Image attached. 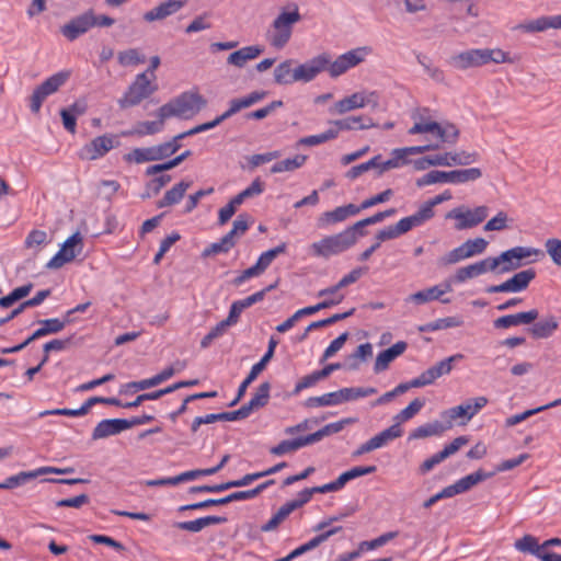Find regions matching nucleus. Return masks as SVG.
Listing matches in <instances>:
<instances>
[{
    "label": "nucleus",
    "instance_id": "nucleus-1",
    "mask_svg": "<svg viewBox=\"0 0 561 561\" xmlns=\"http://www.w3.org/2000/svg\"><path fill=\"white\" fill-rule=\"evenodd\" d=\"M270 390L271 385L270 382L265 381L261 383L256 389L253 398L248 403L243 404L240 409L231 412L214 413L195 417L191 426L192 432L196 433L201 425L211 424L215 420L237 421L248 417L254 410L263 408L267 404L270 399Z\"/></svg>",
    "mask_w": 561,
    "mask_h": 561
},
{
    "label": "nucleus",
    "instance_id": "nucleus-2",
    "mask_svg": "<svg viewBox=\"0 0 561 561\" xmlns=\"http://www.w3.org/2000/svg\"><path fill=\"white\" fill-rule=\"evenodd\" d=\"M207 105L206 99L197 92H184L176 99L162 105L158 110V116L162 118L192 117Z\"/></svg>",
    "mask_w": 561,
    "mask_h": 561
},
{
    "label": "nucleus",
    "instance_id": "nucleus-3",
    "mask_svg": "<svg viewBox=\"0 0 561 561\" xmlns=\"http://www.w3.org/2000/svg\"><path fill=\"white\" fill-rule=\"evenodd\" d=\"M543 252L530 247H514L497 256H490L494 273L505 274L518 270L523 265L530 263L527 261L531 256H542Z\"/></svg>",
    "mask_w": 561,
    "mask_h": 561
},
{
    "label": "nucleus",
    "instance_id": "nucleus-4",
    "mask_svg": "<svg viewBox=\"0 0 561 561\" xmlns=\"http://www.w3.org/2000/svg\"><path fill=\"white\" fill-rule=\"evenodd\" d=\"M482 176V171L479 168L460 169L453 171H438L433 170L416 180V186L423 187L436 183H466L479 180Z\"/></svg>",
    "mask_w": 561,
    "mask_h": 561
},
{
    "label": "nucleus",
    "instance_id": "nucleus-5",
    "mask_svg": "<svg viewBox=\"0 0 561 561\" xmlns=\"http://www.w3.org/2000/svg\"><path fill=\"white\" fill-rule=\"evenodd\" d=\"M301 20L298 7L295 5L290 12L283 11L273 21V33L270 43L275 48H283L290 39L294 24Z\"/></svg>",
    "mask_w": 561,
    "mask_h": 561
},
{
    "label": "nucleus",
    "instance_id": "nucleus-6",
    "mask_svg": "<svg viewBox=\"0 0 561 561\" xmlns=\"http://www.w3.org/2000/svg\"><path fill=\"white\" fill-rule=\"evenodd\" d=\"M252 222V217L248 214H240L233 221L232 229L225 234L218 242L211 243L203 251V256L207 257L218 253H227L236 244V239L245 233Z\"/></svg>",
    "mask_w": 561,
    "mask_h": 561
},
{
    "label": "nucleus",
    "instance_id": "nucleus-7",
    "mask_svg": "<svg viewBox=\"0 0 561 561\" xmlns=\"http://www.w3.org/2000/svg\"><path fill=\"white\" fill-rule=\"evenodd\" d=\"M148 77V71L136 76L135 81L129 85L123 98L118 100L121 108L138 105L142 100L149 98L158 89Z\"/></svg>",
    "mask_w": 561,
    "mask_h": 561
},
{
    "label": "nucleus",
    "instance_id": "nucleus-8",
    "mask_svg": "<svg viewBox=\"0 0 561 561\" xmlns=\"http://www.w3.org/2000/svg\"><path fill=\"white\" fill-rule=\"evenodd\" d=\"M70 78V71L64 70L57 72L44 82L37 85L30 96V108L37 114L41 111L43 102L51 94L56 93Z\"/></svg>",
    "mask_w": 561,
    "mask_h": 561
},
{
    "label": "nucleus",
    "instance_id": "nucleus-9",
    "mask_svg": "<svg viewBox=\"0 0 561 561\" xmlns=\"http://www.w3.org/2000/svg\"><path fill=\"white\" fill-rule=\"evenodd\" d=\"M180 148V144L175 140V137L171 141L149 147V148H136L125 156V159L129 162L142 163L148 161H158L170 157L175 153Z\"/></svg>",
    "mask_w": 561,
    "mask_h": 561
},
{
    "label": "nucleus",
    "instance_id": "nucleus-10",
    "mask_svg": "<svg viewBox=\"0 0 561 561\" xmlns=\"http://www.w3.org/2000/svg\"><path fill=\"white\" fill-rule=\"evenodd\" d=\"M353 238L350 233L340 232L329 236L310 245L311 253L316 256L328 259L337 255L352 247Z\"/></svg>",
    "mask_w": 561,
    "mask_h": 561
},
{
    "label": "nucleus",
    "instance_id": "nucleus-11",
    "mask_svg": "<svg viewBox=\"0 0 561 561\" xmlns=\"http://www.w3.org/2000/svg\"><path fill=\"white\" fill-rule=\"evenodd\" d=\"M489 215L488 206H478L474 209H465L463 207H457L446 214L447 219H456V230H466L473 228L485 220Z\"/></svg>",
    "mask_w": 561,
    "mask_h": 561
},
{
    "label": "nucleus",
    "instance_id": "nucleus-12",
    "mask_svg": "<svg viewBox=\"0 0 561 561\" xmlns=\"http://www.w3.org/2000/svg\"><path fill=\"white\" fill-rule=\"evenodd\" d=\"M82 236L80 232L73 233L62 244L61 249L46 264L49 270H57L76 259L82 251Z\"/></svg>",
    "mask_w": 561,
    "mask_h": 561
},
{
    "label": "nucleus",
    "instance_id": "nucleus-13",
    "mask_svg": "<svg viewBox=\"0 0 561 561\" xmlns=\"http://www.w3.org/2000/svg\"><path fill=\"white\" fill-rule=\"evenodd\" d=\"M486 404L488 399L485 397H477L466 401L463 404L444 411L442 416L443 419H447L446 427L450 428L453 426V421L459 417H465L466 421L461 422V424H466Z\"/></svg>",
    "mask_w": 561,
    "mask_h": 561
},
{
    "label": "nucleus",
    "instance_id": "nucleus-14",
    "mask_svg": "<svg viewBox=\"0 0 561 561\" xmlns=\"http://www.w3.org/2000/svg\"><path fill=\"white\" fill-rule=\"evenodd\" d=\"M368 53L369 48L367 47H358L352 49L339 56L334 61L330 60V65L325 70L329 71L331 77L336 78L346 72L348 69L359 65Z\"/></svg>",
    "mask_w": 561,
    "mask_h": 561
},
{
    "label": "nucleus",
    "instance_id": "nucleus-15",
    "mask_svg": "<svg viewBox=\"0 0 561 561\" xmlns=\"http://www.w3.org/2000/svg\"><path fill=\"white\" fill-rule=\"evenodd\" d=\"M536 277V272L533 268L520 271L514 274L511 278L502 284L491 285L485 288L488 294L496 293H519L525 290L530 282Z\"/></svg>",
    "mask_w": 561,
    "mask_h": 561
},
{
    "label": "nucleus",
    "instance_id": "nucleus-16",
    "mask_svg": "<svg viewBox=\"0 0 561 561\" xmlns=\"http://www.w3.org/2000/svg\"><path fill=\"white\" fill-rule=\"evenodd\" d=\"M366 105H371L373 107L378 106L376 92H370L368 94L360 92L353 93L352 95L334 103V105L329 111L331 114L342 115L350 111L362 108Z\"/></svg>",
    "mask_w": 561,
    "mask_h": 561
},
{
    "label": "nucleus",
    "instance_id": "nucleus-17",
    "mask_svg": "<svg viewBox=\"0 0 561 561\" xmlns=\"http://www.w3.org/2000/svg\"><path fill=\"white\" fill-rule=\"evenodd\" d=\"M277 345V341L274 337L270 339L268 348L265 355L259 363L252 366L247 378L241 382L238 389L237 397L229 403V407H234L245 394L248 387L256 379V377L265 369L267 363L274 356V351Z\"/></svg>",
    "mask_w": 561,
    "mask_h": 561
},
{
    "label": "nucleus",
    "instance_id": "nucleus-18",
    "mask_svg": "<svg viewBox=\"0 0 561 561\" xmlns=\"http://www.w3.org/2000/svg\"><path fill=\"white\" fill-rule=\"evenodd\" d=\"M330 65V55L320 54L296 67L297 82H310Z\"/></svg>",
    "mask_w": 561,
    "mask_h": 561
},
{
    "label": "nucleus",
    "instance_id": "nucleus-19",
    "mask_svg": "<svg viewBox=\"0 0 561 561\" xmlns=\"http://www.w3.org/2000/svg\"><path fill=\"white\" fill-rule=\"evenodd\" d=\"M115 144H118L115 136L103 135L95 137L80 150L79 157L82 160H95L107 153L114 148Z\"/></svg>",
    "mask_w": 561,
    "mask_h": 561
},
{
    "label": "nucleus",
    "instance_id": "nucleus-20",
    "mask_svg": "<svg viewBox=\"0 0 561 561\" xmlns=\"http://www.w3.org/2000/svg\"><path fill=\"white\" fill-rule=\"evenodd\" d=\"M93 26H95V14L93 10H88L65 24L61 27V33L69 41H75Z\"/></svg>",
    "mask_w": 561,
    "mask_h": 561
},
{
    "label": "nucleus",
    "instance_id": "nucleus-21",
    "mask_svg": "<svg viewBox=\"0 0 561 561\" xmlns=\"http://www.w3.org/2000/svg\"><path fill=\"white\" fill-rule=\"evenodd\" d=\"M450 66L458 70H467L485 65L484 49H468L456 54L449 59Z\"/></svg>",
    "mask_w": 561,
    "mask_h": 561
},
{
    "label": "nucleus",
    "instance_id": "nucleus-22",
    "mask_svg": "<svg viewBox=\"0 0 561 561\" xmlns=\"http://www.w3.org/2000/svg\"><path fill=\"white\" fill-rule=\"evenodd\" d=\"M462 358H463L462 354H455L453 356H449V357L438 362L437 364L430 367L428 369L424 370L421 374L422 380H424V385L425 386L432 385L437 378H439L444 375H448L453 369V365L456 362L461 360Z\"/></svg>",
    "mask_w": 561,
    "mask_h": 561
},
{
    "label": "nucleus",
    "instance_id": "nucleus-23",
    "mask_svg": "<svg viewBox=\"0 0 561 561\" xmlns=\"http://www.w3.org/2000/svg\"><path fill=\"white\" fill-rule=\"evenodd\" d=\"M190 0H167L144 14L147 22L161 21L179 12Z\"/></svg>",
    "mask_w": 561,
    "mask_h": 561
},
{
    "label": "nucleus",
    "instance_id": "nucleus-24",
    "mask_svg": "<svg viewBox=\"0 0 561 561\" xmlns=\"http://www.w3.org/2000/svg\"><path fill=\"white\" fill-rule=\"evenodd\" d=\"M486 272L494 273V268L490 256L473 264L458 268L455 274V280L457 283H463L468 279L478 277Z\"/></svg>",
    "mask_w": 561,
    "mask_h": 561
},
{
    "label": "nucleus",
    "instance_id": "nucleus-25",
    "mask_svg": "<svg viewBox=\"0 0 561 561\" xmlns=\"http://www.w3.org/2000/svg\"><path fill=\"white\" fill-rule=\"evenodd\" d=\"M127 430V424L124 419H110L103 420L96 424L92 432V439L99 440L117 435Z\"/></svg>",
    "mask_w": 561,
    "mask_h": 561
},
{
    "label": "nucleus",
    "instance_id": "nucleus-26",
    "mask_svg": "<svg viewBox=\"0 0 561 561\" xmlns=\"http://www.w3.org/2000/svg\"><path fill=\"white\" fill-rule=\"evenodd\" d=\"M407 347L408 344L405 342L399 341L389 348L380 352L376 357L374 371L376 374H379L388 369L390 363L393 362L400 355H402L405 352Z\"/></svg>",
    "mask_w": 561,
    "mask_h": 561
},
{
    "label": "nucleus",
    "instance_id": "nucleus-27",
    "mask_svg": "<svg viewBox=\"0 0 561 561\" xmlns=\"http://www.w3.org/2000/svg\"><path fill=\"white\" fill-rule=\"evenodd\" d=\"M548 28H561V14L553 16H541L515 26V30H520L527 33L543 32Z\"/></svg>",
    "mask_w": 561,
    "mask_h": 561
},
{
    "label": "nucleus",
    "instance_id": "nucleus-28",
    "mask_svg": "<svg viewBox=\"0 0 561 561\" xmlns=\"http://www.w3.org/2000/svg\"><path fill=\"white\" fill-rule=\"evenodd\" d=\"M330 124L332 125L330 129H337V134L341 130L369 129L376 127L371 118H365L363 116H350L343 119L331 121Z\"/></svg>",
    "mask_w": 561,
    "mask_h": 561
},
{
    "label": "nucleus",
    "instance_id": "nucleus-29",
    "mask_svg": "<svg viewBox=\"0 0 561 561\" xmlns=\"http://www.w3.org/2000/svg\"><path fill=\"white\" fill-rule=\"evenodd\" d=\"M263 53V48L259 45L245 46L231 53L227 62L237 68H243L248 61L255 59Z\"/></svg>",
    "mask_w": 561,
    "mask_h": 561
},
{
    "label": "nucleus",
    "instance_id": "nucleus-30",
    "mask_svg": "<svg viewBox=\"0 0 561 561\" xmlns=\"http://www.w3.org/2000/svg\"><path fill=\"white\" fill-rule=\"evenodd\" d=\"M227 520V517L224 516H205L195 520L175 523L174 527L181 530L198 533L208 526L225 524Z\"/></svg>",
    "mask_w": 561,
    "mask_h": 561
},
{
    "label": "nucleus",
    "instance_id": "nucleus-31",
    "mask_svg": "<svg viewBox=\"0 0 561 561\" xmlns=\"http://www.w3.org/2000/svg\"><path fill=\"white\" fill-rule=\"evenodd\" d=\"M296 64L294 59H286L274 69V80L277 84L287 85L297 82L296 79Z\"/></svg>",
    "mask_w": 561,
    "mask_h": 561
},
{
    "label": "nucleus",
    "instance_id": "nucleus-32",
    "mask_svg": "<svg viewBox=\"0 0 561 561\" xmlns=\"http://www.w3.org/2000/svg\"><path fill=\"white\" fill-rule=\"evenodd\" d=\"M559 322L554 316H548L545 319L536 322L530 329L529 333L534 339H548L558 330Z\"/></svg>",
    "mask_w": 561,
    "mask_h": 561
},
{
    "label": "nucleus",
    "instance_id": "nucleus-33",
    "mask_svg": "<svg viewBox=\"0 0 561 561\" xmlns=\"http://www.w3.org/2000/svg\"><path fill=\"white\" fill-rule=\"evenodd\" d=\"M50 294V289L39 290L33 298L23 301L18 308L13 309L5 318H1L0 327L20 316L25 309L41 305Z\"/></svg>",
    "mask_w": 561,
    "mask_h": 561
},
{
    "label": "nucleus",
    "instance_id": "nucleus-34",
    "mask_svg": "<svg viewBox=\"0 0 561 561\" xmlns=\"http://www.w3.org/2000/svg\"><path fill=\"white\" fill-rule=\"evenodd\" d=\"M514 548L522 553H529L539 559L545 553L542 552L539 539L533 535H524L522 538L515 540Z\"/></svg>",
    "mask_w": 561,
    "mask_h": 561
},
{
    "label": "nucleus",
    "instance_id": "nucleus-35",
    "mask_svg": "<svg viewBox=\"0 0 561 561\" xmlns=\"http://www.w3.org/2000/svg\"><path fill=\"white\" fill-rule=\"evenodd\" d=\"M191 182L181 181L176 185H174L171 190L167 191L163 198H161L157 206L159 208H163L167 206H172L178 204L184 196L185 192L191 186Z\"/></svg>",
    "mask_w": 561,
    "mask_h": 561
},
{
    "label": "nucleus",
    "instance_id": "nucleus-36",
    "mask_svg": "<svg viewBox=\"0 0 561 561\" xmlns=\"http://www.w3.org/2000/svg\"><path fill=\"white\" fill-rule=\"evenodd\" d=\"M428 220L430 219L425 216L420 207L415 214L400 219L394 226L399 236H402L413 228L422 226Z\"/></svg>",
    "mask_w": 561,
    "mask_h": 561
},
{
    "label": "nucleus",
    "instance_id": "nucleus-37",
    "mask_svg": "<svg viewBox=\"0 0 561 561\" xmlns=\"http://www.w3.org/2000/svg\"><path fill=\"white\" fill-rule=\"evenodd\" d=\"M364 268L357 267L351 271L347 275H345L343 278L340 279L337 284L334 286L321 289L318 291V297H327V295H333L337 293L341 288H344L359 279V277L364 273Z\"/></svg>",
    "mask_w": 561,
    "mask_h": 561
},
{
    "label": "nucleus",
    "instance_id": "nucleus-38",
    "mask_svg": "<svg viewBox=\"0 0 561 561\" xmlns=\"http://www.w3.org/2000/svg\"><path fill=\"white\" fill-rule=\"evenodd\" d=\"M311 445L308 435L295 438L293 440H282L278 445L271 448V454L282 456L295 451L304 446Z\"/></svg>",
    "mask_w": 561,
    "mask_h": 561
},
{
    "label": "nucleus",
    "instance_id": "nucleus-39",
    "mask_svg": "<svg viewBox=\"0 0 561 561\" xmlns=\"http://www.w3.org/2000/svg\"><path fill=\"white\" fill-rule=\"evenodd\" d=\"M353 422H354V420L348 417V419H344V420H341L335 423L327 424L321 430L308 435L310 444H314V443L321 440L325 436L341 432L345 427L346 424H351Z\"/></svg>",
    "mask_w": 561,
    "mask_h": 561
},
{
    "label": "nucleus",
    "instance_id": "nucleus-40",
    "mask_svg": "<svg viewBox=\"0 0 561 561\" xmlns=\"http://www.w3.org/2000/svg\"><path fill=\"white\" fill-rule=\"evenodd\" d=\"M402 435V430L399 424H393L390 427L383 430L379 434L371 437L369 440L375 449L381 448L387 445L390 440L396 439Z\"/></svg>",
    "mask_w": 561,
    "mask_h": 561
},
{
    "label": "nucleus",
    "instance_id": "nucleus-41",
    "mask_svg": "<svg viewBox=\"0 0 561 561\" xmlns=\"http://www.w3.org/2000/svg\"><path fill=\"white\" fill-rule=\"evenodd\" d=\"M445 294V290L439 286H433L424 290L416 291L407 298V301H412L422 305L432 300L439 299Z\"/></svg>",
    "mask_w": 561,
    "mask_h": 561
},
{
    "label": "nucleus",
    "instance_id": "nucleus-42",
    "mask_svg": "<svg viewBox=\"0 0 561 561\" xmlns=\"http://www.w3.org/2000/svg\"><path fill=\"white\" fill-rule=\"evenodd\" d=\"M449 427H446V425H443L438 421H435L433 423H427L425 425L419 426L410 434V439H419V438H425L428 436L439 435L444 431L448 430Z\"/></svg>",
    "mask_w": 561,
    "mask_h": 561
},
{
    "label": "nucleus",
    "instance_id": "nucleus-43",
    "mask_svg": "<svg viewBox=\"0 0 561 561\" xmlns=\"http://www.w3.org/2000/svg\"><path fill=\"white\" fill-rule=\"evenodd\" d=\"M495 472H484L483 470H478L471 474H468L460 480L457 481L458 486L462 493L469 491L476 484L492 478Z\"/></svg>",
    "mask_w": 561,
    "mask_h": 561
},
{
    "label": "nucleus",
    "instance_id": "nucleus-44",
    "mask_svg": "<svg viewBox=\"0 0 561 561\" xmlns=\"http://www.w3.org/2000/svg\"><path fill=\"white\" fill-rule=\"evenodd\" d=\"M307 156L296 154L294 158L276 162L272 168V173L291 172L305 164Z\"/></svg>",
    "mask_w": 561,
    "mask_h": 561
},
{
    "label": "nucleus",
    "instance_id": "nucleus-45",
    "mask_svg": "<svg viewBox=\"0 0 561 561\" xmlns=\"http://www.w3.org/2000/svg\"><path fill=\"white\" fill-rule=\"evenodd\" d=\"M39 469L34 471H22L15 476L9 477L4 482L0 483V489L9 490L22 485L37 477H39Z\"/></svg>",
    "mask_w": 561,
    "mask_h": 561
},
{
    "label": "nucleus",
    "instance_id": "nucleus-46",
    "mask_svg": "<svg viewBox=\"0 0 561 561\" xmlns=\"http://www.w3.org/2000/svg\"><path fill=\"white\" fill-rule=\"evenodd\" d=\"M294 512L288 503L282 505L278 511L271 517V519L261 526L264 533L273 531Z\"/></svg>",
    "mask_w": 561,
    "mask_h": 561
},
{
    "label": "nucleus",
    "instance_id": "nucleus-47",
    "mask_svg": "<svg viewBox=\"0 0 561 561\" xmlns=\"http://www.w3.org/2000/svg\"><path fill=\"white\" fill-rule=\"evenodd\" d=\"M340 390L334 392H329L320 397H310L306 400L305 405L307 408H318V407H328V405H337L341 404Z\"/></svg>",
    "mask_w": 561,
    "mask_h": 561
},
{
    "label": "nucleus",
    "instance_id": "nucleus-48",
    "mask_svg": "<svg viewBox=\"0 0 561 561\" xmlns=\"http://www.w3.org/2000/svg\"><path fill=\"white\" fill-rule=\"evenodd\" d=\"M172 180L171 175L162 174L149 181L146 184L145 193L141 194L142 199L157 196L160 191Z\"/></svg>",
    "mask_w": 561,
    "mask_h": 561
},
{
    "label": "nucleus",
    "instance_id": "nucleus-49",
    "mask_svg": "<svg viewBox=\"0 0 561 561\" xmlns=\"http://www.w3.org/2000/svg\"><path fill=\"white\" fill-rule=\"evenodd\" d=\"M512 221L513 219L508 218L507 213L501 210L493 218L486 221V224L483 226V230L485 232L503 231L510 228V222Z\"/></svg>",
    "mask_w": 561,
    "mask_h": 561
},
{
    "label": "nucleus",
    "instance_id": "nucleus-50",
    "mask_svg": "<svg viewBox=\"0 0 561 561\" xmlns=\"http://www.w3.org/2000/svg\"><path fill=\"white\" fill-rule=\"evenodd\" d=\"M286 251V243H280L276 248H273L271 250H267L263 252L259 260L256 261V266H259L260 271L262 273L265 272V270L271 265V263L279 255L285 253Z\"/></svg>",
    "mask_w": 561,
    "mask_h": 561
},
{
    "label": "nucleus",
    "instance_id": "nucleus-51",
    "mask_svg": "<svg viewBox=\"0 0 561 561\" xmlns=\"http://www.w3.org/2000/svg\"><path fill=\"white\" fill-rule=\"evenodd\" d=\"M286 251V243H280L276 248H273L271 250H267L263 252L259 260L256 261V266H259L260 271L262 273L265 272V270L271 265V263L279 255L285 253Z\"/></svg>",
    "mask_w": 561,
    "mask_h": 561
},
{
    "label": "nucleus",
    "instance_id": "nucleus-52",
    "mask_svg": "<svg viewBox=\"0 0 561 561\" xmlns=\"http://www.w3.org/2000/svg\"><path fill=\"white\" fill-rule=\"evenodd\" d=\"M424 403H425L424 400L420 399V398H416L413 401H411L407 408L401 410L394 416V421L397 422L396 424L400 425V423L407 422L410 419H412L414 415H416L421 411V409L424 407Z\"/></svg>",
    "mask_w": 561,
    "mask_h": 561
},
{
    "label": "nucleus",
    "instance_id": "nucleus-53",
    "mask_svg": "<svg viewBox=\"0 0 561 561\" xmlns=\"http://www.w3.org/2000/svg\"><path fill=\"white\" fill-rule=\"evenodd\" d=\"M469 259L466 248L463 243H461L459 247L455 248L454 250L449 251L445 255L438 259V264L440 266H447L457 264L460 261Z\"/></svg>",
    "mask_w": 561,
    "mask_h": 561
},
{
    "label": "nucleus",
    "instance_id": "nucleus-54",
    "mask_svg": "<svg viewBox=\"0 0 561 561\" xmlns=\"http://www.w3.org/2000/svg\"><path fill=\"white\" fill-rule=\"evenodd\" d=\"M91 409L90 398L79 409H55L39 413V416L46 415H65V416H82Z\"/></svg>",
    "mask_w": 561,
    "mask_h": 561
},
{
    "label": "nucleus",
    "instance_id": "nucleus-55",
    "mask_svg": "<svg viewBox=\"0 0 561 561\" xmlns=\"http://www.w3.org/2000/svg\"><path fill=\"white\" fill-rule=\"evenodd\" d=\"M380 160V154L375 156L369 161L360 163L358 165L352 167L346 173L345 176L350 180H355L362 174L368 172L369 170L375 169L377 171V167Z\"/></svg>",
    "mask_w": 561,
    "mask_h": 561
},
{
    "label": "nucleus",
    "instance_id": "nucleus-56",
    "mask_svg": "<svg viewBox=\"0 0 561 561\" xmlns=\"http://www.w3.org/2000/svg\"><path fill=\"white\" fill-rule=\"evenodd\" d=\"M337 137V129H328L327 131L319 134V135H312L302 137L298 140L297 145L301 146H317L323 142H327L331 139H334Z\"/></svg>",
    "mask_w": 561,
    "mask_h": 561
},
{
    "label": "nucleus",
    "instance_id": "nucleus-57",
    "mask_svg": "<svg viewBox=\"0 0 561 561\" xmlns=\"http://www.w3.org/2000/svg\"><path fill=\"white\" fill-rule=\"evenodd\" d=\"M117 59L122 66H134L146 61V57L141 55L136 48H129L127 50L119 51Z\"/></svg>",
    "mask_w": 561,
    "mask_h": 561
},
{
    "label": "nucleus",
    "instance_id": "nucleus-58",
    "mask_svg": "<svg viewBox=\"0 0 561 561\" xmlns=\"http://www.w3.org/2000/svg\"><path fill=\"white\" fill-rule=\"evenodd\" d=\"M451 198V193L449 191H445L444 193L436 195L435 197L426 201L421 205V209L425 214V216L431 220L435 216L434 207L449 201Z\"/></svg>",
    "mask_w": 561,
    "mask_h": 561
},
{
    "label": "nucleus",
    "instance_id": "nucleus-59",
    "mask_svg": "<svg viewBox=\"0 0 561 561\" xmlns=\"http://www.w3.org/2000/svg\"><path fill=\"white\" fill-rule=\"evenodd\" d=\"M435 135L444 142L455 144L459 137V129L454 124H439V129Z\"/></svg>",
    "mask_w": 561,
    "mask_h": 561
},
{
    "label": "nucleus",
    "instance_id": "nucleus-60",
    "mask_svg": "<svg viewBox=\"0 0 561 561\" xmlns=\"http://www.w3.org/2000/svg\"><path fill=\"white\" fill-rule=\"evenodd\" d=\"M157 122H141L138 124L137 128L135 129V134L142 136V135H153L156 133H159L162 130L164 121L167 118H162L161 116H158Z\"/></svg>",
    "mask_w": 561,
    "mask_h": 561
},
{
    "label": "nucleus",
    "instance_id": "nucleus-61",
    "mask_svg": "<svg viewBox=\"0 0 561 561\" xmlns=\"http://www.w3.org/2000/svg\"><path fill=\"white\" fill-rule=\"evenodd\" d=\"M463 245L470 259L476 255L482 254L486 250L489 242L483 238H476L465 241Z\"/></svg>",
    "mask_w": 561,
    "mask_h": 561
},
{
    "label": "nucleus",
    "instance_id": "nucleus-62",
    "mask_svg": "<svg viewBox=\"0 0 561 561\" xmlns=\"http://www.w3.org/2000/svg\"><path fill=\"white\" fill-rule=\"evenodd\" d=\"M401 153L397 152V149L392 151V158L387 161L379 160L378 167H377V175L380 176L382 173H385L388 170L399 168L403 163H408V160H404L403 157H400Z\"/></svg>",
    "mask_w": 561,
    "mask_h": 561
},
{
    "label": "nucleus",
    "instance_id": "nucleus-63",
    "mask_svg": "<svg viewBox=\"0 0 561 561\" xmlns=\"http://www.w3.org/2000/svg\"><path fill=\"white\" fill-rule=\"evenodd\" d=\"M398 536V533L397 531H389V533H386L373 540H369V541H362L359 543V550H373V549H376L378 547H381L383 545H386L388 541L392 540L393 538H396Z\"/></svg>",
    "mask_w": 561,
    "mask_h": 561
},
{
    "label": "nucleus",
    "instance_id": "nucleus-64",
    "mask_svg": "<svg viewBox=\"0 0 561 561\" xmlns=\"http://www.w3.org/2000/svg\"><path fill=\"white\" fill-rule=\"evenodd\" d=\"M545 247L553 263L561 266V240L556 238L548 239Z\"/></svg>",
    "mask_w": 561,
    "mask_h": 561
}]
</instances>
